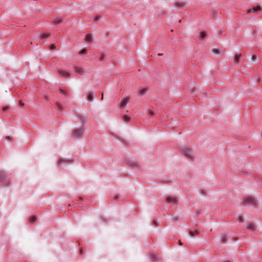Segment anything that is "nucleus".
Wrapping results in <instances>:
<instances>
[{
  "label": "nucleus",
  "mask_w": 262,
  "mask_h": 262,
  "mask_svg": "<svg viewBox=\"0 0 262 262\" xmlns=\"http://www.w3.org/2000/svg\"><path fill=\"white\" fill-rule=\"evenodd\" d=\"M8 108H9V107L8 106H6L3 108V111H5L7 110Z\"/></svg>",
  "instance_id": "obj_36"
},
{
  "label": "nucleus",
  "mask_w": 262,
  "mask_h": 262,
  "mask_svg": "<svg viewBox=\"0 0 262 262\" xmlns=\"http://www.w3.org/2000/svg\"><path fill=\"white\" fill-rule=\"evenodd\" d=\"M247 228L250 230H254L255 229V225L252 223L247 224Z\"/></svg>",
  "instance_id": "obj_19"
},
{
  "label": "nucleus",
  "mask_w": 262,
  "mask_h": 262,
  "mask_svg": "<svg viewBox=\"0 0 262 262\" xmlns=\"http://www.w3.org/2000/svg\"><path fill=\"white\" fill-rule=\"evenodd\" d=\"M166 203H171L173 205L177 204L178 202V200L176 198L168 196L166 199Z\"/></svg>",
  "instance_id": "obj_5"
},
{
  "label": "nucleus",
  "mask_w": 262,
  "mask_h": 262,
  "mask_svg": "<svg viewBox=\"0 0 262 262\" xmlns=\"http://www.w3.org/2000/svg\"><path fill=\"white\" fill-rule=\"evenodd\" d=\"M32 44H33L32 42L30 41V45H32Z\"/></svg>",
  "instance_id": "obj_44"
},
{
  "label": "nucleus",
  "mask_w": 262,
  "mask_h": 262,
  "mask_svg": "<svg viewBox=\"0 0 262 262\" xmlns=\"http://www.w3.org/2000/svg\"><path fill=\"white\" fill-rule=\"evenodd\" d=\"M148 114L150 115H152L154 114V112H152L151 111H148Z\"/></svg>",
  "instance_id": "obj_35"
},
{
  "label": "nucleus",
  "mask_w": 262,
  "mask_h": 262,
  "mask_svg": "<svg viewBox=\"0 0 262 262\" xmlns=\"http://www.w3.org/2000/svg\"><path fill=\"white\" fill-rule=\"evenodd\" d=\"M147 91V89L146 88L142 89L139 91V95L142 96L144 95Z\"/></svg>",
  "instance_id": "obj_20"
},
{
  "label": "nucleus",
  "mask_w": 262,
  "mask_h": 262,
  "mask_svg": "<svg viewBox=\"0 0 262 262\" xmlns=\"http://www.w3.org/2000/svg\"><path fill=\"white\" fill-rule=\"evenodd\" d=\"M261 9V8L259 6H256V7H254L253 8L250 9L248 11V13H250V12H256L258 11H260Z\"/></svg>",
  "instance_id": "obj_11"
},
{
  "label": "nucleus",
  "mask_w": 262,
  "mask_h": 262,
  "mask_svg": "<svg viewBox=\"0 0 262 262\" xmlns=\"http://www.w3.org/2000/svg\"><path fill=\"white\" fill-rule=\"evenodd\" d=\"M158 55L159 56H162V55H163V54L162 53H159Z\"/></svg>",
  "instance_id": "obj_41"
},
{
  "label": "nucleus",
  "mask_w": 262,
  "mask_h": 262,
  "mask_svg": "<svg viewBox=\"0 0 262 262\" xmlns=\"http://www.w3.org/2000/svg\"><path fill=\"white\" fill-rule=\"evenodd\" d=\"M6 172L3 170L0 171V183L4 186H7L9 185V182L6 180Z\"/></svg>",
  "instance_id": "obj_3"
},
{
  "label": "nucleus",
  "mask_w": 262,
  "mask_h": 262,
  "mask_svg": "<svg viewBox=\"0 0 262 262\" xmlns=\"http://www.w3.org/2000/svg\"><path fill=\"white\" fill-rule=\"evenodd\" d=\"M85 39L88 42H92V36L90 34L86 35L85 36Z\"/></svg>",
  "instance_id": "obj_21"
},
{
  "label": "nucleus",
  "mask_w": 262,
  "mask_h": 262,
  "mask_svg": "<svg viewBox=\"0 0 262 262\" xmlns=\"http://www.w3.org/2000/svg\"><path fill=\"white\" fill-rule=\"evenodd\" d=\"M80 254L81 255H82V249H81V250H80Z\"/></svg>",
  "instance_id": "obj_40"
},
{
  "label": "nucleus",
  "mask_w": 262,
  "mask_h": 262,
  "mask_svg": "<svg viewBox=\"0 0 262 262\" xmlns=\"http://www.w3.org/2000/svg\"><path fill=\"white\" fill-rule=\"evenodd\" d=\"M51 36L50 33H43L41 34L39 36L40 39H42L47 37H49Z\"/></svg>",
  "instance_id": "obj_17"
},
{
  "label": "nucleus",
  "mask_w": 262,
  "mask_h": 262,
  "mask_svg": "<svg viewBox=\"0 0 262 262\" xmlns=\"http://www.w3.org/2000/svg\"><path fill=\"white\" fill-rule=\"evenodd\" d=\"M200 233V230L197 228H195L194 230H190L189 234L191 236H193L196 235H198Z\"/></svg>",
  "instance_id": "obj_8"
},
{
  "label": "nucleus",
  "mask_w": 262,
  "mask_h": 262,
  "mask_svg": "<svg viewBox=\"0 0 262 262\" xmlns=\"http://www.w3.org/2000/svg\"><path fill=\"white\" fill-rule=\"evenodd\" d=\"M100 19V17L99 16H96L94 17V20L95 21H97Z\"/></svg>",
  "instance_id": "obj_32"
},
{
  "label": "nucleus",
  "mask_w": 262,
  "mask_h": 262,
  "mask_svg": "<svg viewBox=\"0 0 262 262\" xmlns=\"http://www.w3.org/2000/svg\"><path fill=\"white\" fill-rule=\"evenodd\" d=\"M180 151L185 157L191 159H193V155L187 146H184L180 149Z\"/></svg>",
  "instance_id": "obj_1"
},
{
  "label": "nucleus",
  "mask_w": 262,
  "mask_h": 262,
  "mask_svg": "<svg viewBox=\"0 0 262 262\" xmlns=\"http://www.w3.org/2000/svg\"><path fill=\"white\" fill-rule=\"evenodd\" d=\"M59 92L63 95H67L68 94V92L63 89H59Z\"/></svg>",
  "instance_id": "obj_24"
},
{
  "label": "nucleus",
  "mask_w": 262,
  "mask_h": 262,
  "mask_svg": "<svg viewBox=\"0 0 262 262\" xmlns=\"http://www.w3.org/2000/svg\"><path fill=\"white\" fill-rule=\"evenodd\" d=\"M50 49L51 50H54V49H55V46L53 44L50 45Z\"/></svg>",
  "instance_id": "obj_34"
},
{
  "label": "nucleus",
  "mask_w": 262,
  "mask_h": 262,
  "mask_svg": "<svg viewBox=\"0 0 262 262\" xmlns=\"http://www.w3.org/2000/svg\"><path fill=\"white\" fill-rule=\"evenodd\" d=\"M150 257L152 259H153V260H156V259H157V258H156V257L155 256H154L153 255H152V254H150Z\"/></svg>",
  "instance_id": "obj_33"
},
{
  "label": "nucleus",
  "mask_w": 262,
  "mask_h": 262,
  "mask_svg": "<svg viewBox=\"0 0 262 262\" xmlns=\"http://www.w3.org/2000/svg\"><path fill=\"white\" fill-rule=\"evenodd\" d=\"M154 224H155V225H156V224H157V223H156V221H154Z\"/></svg>",
  "instance_id": "obj_43"
},
{
  "label": "nucleus",
  "mask_w": 262,
  "mask_h": 262,
  "mask_svg": "<svg viewBox=\"0 0 262 262\" xmlns=\"http://www.w3.org/2000/svg\"><path fill=\"white\" fill-rule=\"evenodd\" d=\"M56 106L59 111H61V105L58 102L56 103Z\"/></svg>",
  "instance_id": "obj_27"
},
{
  "label": "nucleus",
  "mask_w": 262,
  "mask_h": 262,
  "mask_svg": "<svg viewBox=\"0 0 262 262\" xmlns=\"http://www.w3.org/2000/svg\"><path fill=\"white\" fill-rule=\"evenodd\" d=\"M117 199H118V196H117V195H116V196H115L114 197V200H117Z\"/></svg>",
  "instance_id": "obj_38"
},
{
  "label": "nucleus",
  "mask_w": 262,
  "mask_h": 262,
  "mask_svg": "<svg viewBox=\"0 0 262 262\" xmlns=\"http://www.w3.org/2000/svg\"><path fill=\"white\" fill-rule=\"evenodd\" d=\"M62 20H63V18L62 17H58L54 21L53 24L56 25V24L61 23L62 21Z\"/></svg>",
  "instance_id": "obj_16"
},
{
  "label": "nucleus",
  "mask_w": 262,
  "mask_h": 262,
  "mask_svg": "<svg viewBox=\"0 0 262 262\" xmlns=\"http://www.w3.org/2000/svg\"><path fill=\"white\" fill-rule=\"evenodd\" d=\"M36 220V217L35 216H33L30 218V222L31 223H33Z\"/></svg>",
  "instance_id": "obj_25"
},
{
  "label": "nucleus",
  "mask_w": 262,
  "mask_h": 262,
  "mask_svg": "<svg viewBox=\"0 0 262 262\" xmlns=\"http://www.w3.org/2000/svg\"><path fill=\"white\" fill-rule=\"evenodd\" d=\"M129 164L134 168H138L140 167L139 164L137 161H131L129 163Z\"/></svg>",
  "instance_id": "obj_12"
},
{
  "label": "nucleus",
  "mask_w": 262,
  "mask_h": 262,
  "mask_svg": "<svg viewBox=\"0 0 262 262\" xmlns=\"http://www.w3.org/2000/svg\"><path fill=\"white\" fill-rule=\"evenodd\" d=\"M242 56V53H239L235 55L234 58V61L236 62L237 63H239L241 60V57Z\"/></svg>",
  "instance_id": "obj_10"
},
{
  "label": "nucleus",
  "mask_w": 262,
  "mask_h": 262,
  "mask_svg": "<svg viewBox=\"0 0 262 262\" xmlns=\"http://www.w3.org/2000/svg\"><path fill=\"white\" fill-rule=\"evenodd\" d=\"M211 52L213 54H215L219 56H221L223 54V51L220 48H212Z\"/></svg>",
  "instance_id": "obj_6"
},
{
  "label": "nucleus",
  "mask_w": 262,
  "mask_h": 262,
  "mask_svg": "<svg viewBox=\"0 0 262 262\" xmlns=\"http://www.w3.org/2000/svg\"><path fill=\"white\" fill-rule=\"evenodd\" d=\"M129 101V97H127L125 99H124L121 102L120 106L121 107L123 108L124 107L128 102Z\"/></svg>",
  "instance_id": "obj_9"
},
{
  "label": "nucleus",
  "mask_w": 262,
  "mask_h": 262,
  "mask_svg": "<svg viewBox=\"0 0 262 262\" xmlns=\"http://www.w3.org/2000/svg\"><path fill=\"white\" fill-rule=\"evenodd\" d=\"M86 53L87 50L85 49H83L80 51V54H86Z\"/></svg>",
  "instance_id": "obj_30"
},
{
  "label": "nucleus",
  "mask_w": 262,
  "mask_h": 262,
  "mask_svg": "<svg viewBox=\"0 0 262 262\" xmlns=\"http://www.w3.org/2000/svg\"><path fill=\"white\" fill-rule=\"evenodd\" d=\"M88 99L90 101L93 100L94 99L93 94L90 92L88 93Z\"/></svg>",
  "instance_id": "obj_23"
},
{
  "label": "nucleus",
  "mask_w": 262,
  "mask_h": 262,
  "mask_svg": "<svg viewBox=\"0 0 262 262\" xmlns=\"http://www.w3.org/2000/svg\"><path fill=\"white\" fill-rule=\"evenodd\" d=\"M227 241V236L225 234H222L221 236V242L222 244H225Z\"/></svg>",
  "instance_id": "obj_18"
},
{
  "label": "nucleus",
  "mask_w": 262,
  "mask_h": 262,
  "mask_svg": "<svg viewBox=\"0 0 262 262\" xmlns=\"http://www.w3.org/2000/svg\"><path fill=\"white\" fill-rule=\"evenodd\" d=\"M103 94L102 93V99H103Z\"/></svg>",
  "instance_id": "obj_42"
},
{
  "label": "nucleus",
  "mask_w": 262,
  "mask_h": 262,
  "mask_svg": "<svg viewBox=\"0 0 262 262\" xmlns=\"http://www.w3.org/2000/svg\"><path fill=\"white\" fill-rule=\"evenodd\" d=\"M179 244L180 245H182V242H181V241H179Z\"/></svg>",
  "instance_id": "obj_39"
},
{
  "label": "nucleus",
  "mask_w": 262,
  "mask_h": 262,
  "mask_svg": "<svg viewBox=\"0 0 262 262\" xmlns=\"http://www.w3.org/2000/svg\"><path fill=\"white\" fill-rule=\"evenodd\" d=\"M58 73L64 77H68L70 74L67 72L63 71L61 70H59L58 71Z\"/></svg>",
  "instance_id": "obj_15"
},
{
  "label": "nucleus",
  "mask_w": 262,
  "mask_h": 262,
  "mask_svg": "<svg viewBox=\"0 0 262 262\" xmlns=\"http://www.w3.org/2000/svg\"><path fill=\"white\" fill-rule=\"evenodd\" d=\"M71 163L70 160H64V159H59L58 160V164L61 165L62 164L66 163L68 164Z\"/></svg>",
  "instance_id": "obj_13"
},
{
  "label": "nucleus",
  "mask_w": 262,
  "mask_h": 262,
  "mask_svg": "<svg viewBox=\"0 0 262 262\" xmlns=\"http://www.w3.org/2000/svg\"><path fill=\"white\" fill-rule=\"evenodd\" d=\"M104 54H102L100 56V58H99V61H103V60L104 59Z\"/></svg>",
  "instance_id": "obj_31"
},
{
  "label": "nucleus",
  "mask_w": 262,
  "mask_h": 262,
  "mask_svg": "<svg viewBox=\"0 0 262 262\" xmlns=\"http://www.w3.org/2000/svg\"><path fill=\"white\" fill-rule=\"evenodd\" d=\"M83 133V129L82 128H80L78 129H76L73 130L72 133V135L74 137L78 138H79Z\"/></svg>",
  "instance_id": "obj_4"
},
{
  "label": "nucleus",
  "mask_w": 262,
  "mask_h": 262,
  "mask_svg": "<svg viewBox=\"0 0 262 262\" xmlns=\"http://www.w3.org/2000/svg\"><path fill=\"white\" fill-rule=\"evenodd\" d=\"M237 221L239 222H244V218L240 216L238 217L237 219Z\"/></svg>",
  "instance_id": "obj_29"
},
{
  "label": "nucleus",
  "mask_w": 262,
  "mask_h": 262,
  "mask_svg": "<svg viewBox=\"0 0 262 262\" xmlns=\"http://www.w3.org/2000/svg\"><path fill=\"white\" fill-rule=\"evenodd\" d=\"M19 104H20V105H24V103H23L21 102V101H19Z\"/></svg>",
  "instance_id": "obj_37"
},
{
  "label": "nucleus",
  "mask_w": 262,
  "mask_h": 262,
  "mask_svg": "<svg viewBox=\"0 0 262 262\" xmlns=\"http://www.w3.org/2000/svg\"><path fill=\"white\" fill-rule=\"evenodd\" d=\"M123 119L125 122H129L130 121V118L126 115L124 116Z\"/></svg>",
  "instance_id": "obj_26"
},
{
  "label": "nucleus",
  "mask_w": 262,
  "mask_h": 262,
  "mask_svg": "<svg viewBox=\"0 0 262 262\" xmlns=\"http://www.w3.org/2000/svg\"><path fill=\"white\" fill-rule=\"evenodd\" d=\"M251 59L253 61L256 60L257 59V56L254 54L252 55Z\"/></svg>",
  "instance_id": "obj_28"
},
{
  "label": "nucleus",
  "mask_w": 262,
  "mask_h": 262,
  "mask_svg": "<svg viewBox=\"0 0 262 262\" xmlns=\"http://www.w3.org/2000/svg\"><path fill=\"white\" fill-rule=\"evenodd\" d=\"M186 6V3L182 1L177 2L175 4V6L180 9L184 8Z\"/></svg>",
  "instance_id": "obj_7"
},
{
  "label": "nucleus",
  "mask_w": 262,
  "mask_h": 262,
  "mask_svg": "<svg viewBox=\"0 0 262 262\" xmlns=\"http://www.w3.org/2000/svg\"><path fill=\"white\" fill-rule=\"evenodd\" d=\"M248 204L254 206L256 205V201L252 196L245 197L244 199L243 205L246 206Z\"/></svg>",
  "instance_id": "obj_2"
},
{
  "label": "nucleus",
  "mask_w": 262,
  "mask_h": 262,
  "mask_svg": "<svg viewBox=\"0 0 262 262\" xmlns=\"http://www.w3.org/2000/svg\"><path fill=\"white\" fill-rule=\"evenodd\" d=\"M206 36V33L204 32H201L200 33V36L199 39L200 40H203Z\"/></svg>",
  "instance_id": "obj_22"
},
{
  "label": "nucleus",
  "mask_w": 262,
  "mask_h": 262,
  "mask_svg": "<svg viewBox=\"0 0 262 262\" xmlns=\"http://www.w3.org/2000/svg\"><path fill=\"white\" fill-rule=\"evenodd\" d=\"M74 71L76 73H78L80 74H82L83 72V70L82 68H79L78 67H76L74 68Z\"/></svg>",
  "instance_id": "obj_14"
}]
</instances>
